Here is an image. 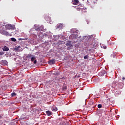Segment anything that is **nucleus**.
Wrapping results in <instances>:
<instances>
[{
	"label": "nucleus",
	"instance_id": "f257e3e1",
	"mask_svg": "<svg viewBox=\"0 0 125 125\" xmlns=\"http://www.w3.org/2000/svg\"><path fill=\"white\" fill-rule=\"evenodd\" d=\"M6 30H15V25L8 24L5 25Z\"/></svg>",
	"mask_w": 125,
	"mask_h": 125
},
{
	"label": "nucleus",
	"instance_id": "f03ea898",
	"mask_svg": "<svg viewBox=\"0 0 125 125\" xmlns=\"http://www.w3.org/2000/svg\"><path fill=\"white\" fill-rule=\"evenodd\" d=\"M0 33L2 35H4V36H9V37H11L12 36V34H9L7 31L5 30H0Z\"/></svg>",
	"mask_w": 125,
	"mask_h": 125
},
{
	"label": "nucleus",
	"instance_id": "7ed1b4c3",
	"mask_svg": "<svg viewBox=\"0 0 125 125\" xmlns=\"http://www.w3.org/2000/svg\"><path fill=\"white\" fill-rule=\"evenodd\" d=\"M65 45H66V46H69L67 48L68 50H69V49H71V47H73V44H72L71 41H67L65 43Z\"/></svg>",
	"mask_w": 125,
	"mask_h": 125
},
{
	"label": "nucleus",
	"instance_id": "20e7f679",
	"mask_svg": "<svg viewBox=\"0 0 125 125\" xmlns=\"http://www.w3.org/2000/svg\"><path fill=\"white\" fill-rule=\"evenodd\" d=\"M36 31H37L38 32H40L41 31H43V27L42 26H40L39 27H37L35 29Z\"/></svg>",
	"mask_w": 125,
	"mask_h": 125
},
{
	"label": "nucleus",
	"instance_id": "39448f33",
	"mask_svg": "<svg viewBox=\"0 0 125 125\" xmlns=\"http://www.w3.org/2000/svg\"><path fill=\"white\" fill-rule=\"evenodd\" d=\"M62 27H63V24L59 23L56 26V29H59V28L62 29Z\"/></svg>",
	"mask_w": 125,
	"mask_h": 125
},
{
	"label": "nucleus",
	"instance_id": "423d86ee",
	"mask_svg": "<svg viewBox=\"0 0 125 125\" xmlns=\"http://www.w3.org/2000/svg\"><path fill=\"white\" fill-rule=\"evenodd\" d=\"M103 110L101 109L97 110V114L99 115V116H101L102 115V112Z\"/></svg>",
	"mask_w": 125,
	"mask_h": 125
},
{
	"label": "nucleus",
	"instance_id": "0eeeda50",
	"mask_svg": "<svg viewBox=\"0 0 125 125\" xmlns=\"http://www.w3.org/2000/svg\"><path fill=\"white\" fill-rule=\"evenodd\" d=\"M46 114L47 115V116H51L52 115L53 113H52V112L49 111V110H47L46 111Z\"/></svg>",
	"mask_w": 125,
	"mask_h": 125
},
{
	"label": "nucleus",
	"instance_id": "6e6552de",
	"mask_svg": "<svg viewBox=\"0 0 125 125\" xmlns=\"http://www.w3.org/2000/svg\"><path fill=\"white\" fill-rule=\"evenodd\" d=\"M2 50L3 51H8V50H9V48H8L7 46H4V47L2 48Z\"/></svg>",
	"mask_w": 125,
	"mask_h": 125
},
{
	"label": "nucleus",
	"instance_id": "1a4fd4ad",
	"mask_svg": "<svg viewBox=\"0 0 125 125\" xmlns=\"http://www.w3.org/2000/svg\"><path fill=\"white\" fill-rule=\"evenodd\" d=\"M50 64H55V60H51L49 61Z\"/></svg>",
	"mask_w": 125,
	"mask_h": 125
},
{
	"label": "nucleus",
	"instance_id": "9d476101",
	"mask_svg": "<svg viewBox=\"0 0 125 125\" xmlns=\"http://www.w3.org/2000/svg\"><path fill=\"white\" fill-rule=\"evenodd\" d=\"M32 56L33 55H32V54H29L26 56V58H27L28 59H30V58H32Z\"/></svg>",
	"mask_w": 125,
	"mask_h": 125
},
{
	"label": "nucleus",
	"instance_id": "9b49d317",
	"mask_svg": "<svg viewBox=\"0 0 125 125\" xmlns=\"http://www.w3.org/2000/svg\"><path fill=\"white\" fill-rule=\"evenodd\" d=\"M78 3H79V0H75L73 2V4H75V5H77Z\"/></svg>",
	"mask_w": 125,
	"mask_h": 125
},
{
	"label": "nucleus",
	"instance_id": "f8f14e48",
	"mask_svg": "<svg viewBox=\"0 0 125 125\" xmlns=\"http://www.w3.org/2000/svg\"><path fill=\"white\" fill-rule=\"evenodd\" d=\"M58 110L57 107H52V111L53 112H56Z\"/></svg>",
	"mask_w": 125,
	"mask_h": 125
},
{
	"label": "nucleus",
	"instance_id": "ddd939ff",
	"mask_svg": "<svg viewBox=\"0 0 125 125\" xmlns=\"http://www.w3.org/2000/svg\"><path fill=\"white\" fill-rule=\"evenodd\" d=\"M80 10H81L83 13H85V12H86V9H80Z\"/></svg>",
	"mask_w": 125,
	"mask_h": 125
},
{
	"label": "nucleus",
	"instance_id": "4468645a",
	"mask_svg": "<svg viewBox=\"0 0 125 125\" xmlns=\"http://www.w3.org/2000/svg\"><path fill=\"white\" fill-rule=\"evenodd\" d=\"M91 1V2L92 3H96V1H97L98 0H90Z\"/></svg>",
	"mask_w": 125,
	"mask_h": 125
},
{
	"label": "nucleus",
	"instance_id": "2eb2a0df",
	"mask_svg": "<svg viewBox=\"0 0 125 125\" xmlns=\"http://www.w3.org/2000/svg\"><path fill=\"white\" fill-rule=\"evenodd\" d=\"M35 60H36V58L35 57H32L31 59V62H33Z\"/></svg>",
	"mask_w": 125,
	"mask_h": 125
},
{
	"label": "nucleus",
	"instance_id": "dca6fc26",
	"mask_svg": "<svg viewBox=\"0 0 125 125\" xmlns=\"http://www.w3.org/2000/svg\"><path fill=\"white\" fill-rule=\"evenodd\" d=\"M11 41H12V42H16V39L14 38H11Z\"/></svg>",
	"mask_w": 125,
	"mask_h": 125
},
{
	"label": "nucleus",
	"instance_id": "f3484780",
	"mask_svg": "<svg viewBox=\"0 0 125 125\" xmlns=\"http://www.w3.org/2000/svg\"><path fill=\"white\" fill-rule=\"evenodd\" d=\"M11 96H12V97H13V96H16V93L15 92L12 93Z\"/></svg>",
	"mask_w": 125,
	"mask_h": 125
},
{
	"label": "nucleus",
	"instance_id": "a211bd4d",
	"mask_svg": "<svg viewBox=\"0 0 125 125\" xmlns=\"http://www.w3.org/2000/svg\"><path fill=\"white\" fill-rule=\"evenodd\" d=\"M3 54H4V52L3 51L0 52V56H2V55H3Z\"/></svg>",
	"mask_w": 125,
	"mask_h": 125
},
{
	"label": "nucleus",
	"instance_id": "6ab92c4d",
	"mask_svg": "<svg viewBox=\"0 0 125 125\" xmlns=\"http://www.w3.org/2000/svg\"><path fill=\"white\" fill-rule=\"evenodd\" d=\"M98 107L100 109L101 108H102V104H99L98 105Z\"/></svg>",
	"mask_w": 125,
	"mask_h": 125
},
{
	"label": "nucleus",
	"instance_id": "aec40b11",
	"mask_svg": "<svg viewBox=\"0 0 125 125\" xmlns=\"http://www.w3.org/2000/svg\"><path fill=\"white\" fill-rule=\"evenodd\" d=\"M89 56L88 55H86L84 57V59H88Z\"/></svg>",
	"mask_w": 125,
	"mask_h": 125
},
{
	"label": "nucleus",
	"instance_id": "412c9836",
	"mask_svg": "<svg viewBox=\"0 0 125 125\" xmlns=\"http://www.w3.org/2000/svg\"><path fill=\"white\" fill-rule=\"evenodd\" d=\"M74 29H71V33H72V34H74L75 33Z\"/></svg>",
	"mask_w": 125,
	"mask_h": 125
},
{
	"label": "nucleus",
	"instance_id": "4be33fe9",
	"mask_svg": "<svg viewBox=\"0 0 125 125\" xmlns=\"http://www.w3.org/2000/svg\"><path fill=\"white\" fill-rule=\"evenodd\" d=\"M18 48H20V46H18V47H17V48H15V49L16 50H18Z\"/></svg>",
	"mask_w": 125,
	"mask_h": 125
},
{
	"label": "nucleus",
	"instance_id": "5701e85b",
	"mask_svg": "<svg viewBox=\"0 0 125 125\" xmlns=\"http://www.w3.org/2000/svg\"><path fill=\"white\" fill-rule=\"evenodd\" d=\"M34 64H37V60H35L34 61Z\"/></svg>",
	"mask_w": 125,
	"mask_h": 125
},
{
	"label": "nucleus",
	"instance_id": "b1692460",
	"mask_svg": "<svg viewBox=\"0 0 125 125\" xmlns=\"http://www.w3.org/2000/svg\"><path fill=\"white\" fill-rule=\"evenodd\" d=\"M125 77H123V78H122V80H125Z\"/></svg>",
	"mask_w": 125,
	"mask_h": 125
},
{
	"label": "nucleus",
	"instance_id": "393cba45",
	"mask_svg": "<svg viewBox=\"0 0 125 125\" xmlns=\"http://www.w3.org/2000/svg\"><path fill=\"white\" fill-rule=\"evenodd\" d=\"M0 119H1V116L0 115Z\"/></svg>",
	"mask_w": 125,
	"mask_h": 125
},
{
	"label": "nucleus",
	"instance_id": "a878e982",
	"mask_svg": "<svg viewBox=\"0 0 125 125\" xmlns=\"http://www.w3.org/2000/svg\"><path fill=\"white\" fill-rule=\"evenodd\" d=\"M73 36H74V35H71V36L73 37Z\"/></svg>",
	"mask_w": 125,
	"mask_h": 125
},
{
	"label": "nucleus",
	"instance_id": "bb28decb",
	"mask_svg": "<svg viewBox=\"0 0 125 125\" xmlns=\"http://www.w3.org/2000/svg\"><path fill=\"white\" fill-rule=\"evenodd\" d=\"M6 62L5 64H6V62Z\"/></svg>",
	"mask_w": 125,
	"mask_h": 125
}]
</instances>
